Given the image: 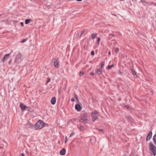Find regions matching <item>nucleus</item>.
<instances>
[{"mask_svg": "<svg viewBox=\"0 0 156 156\" xmlns=\"http://www.w3.org/2000/svg\"><path fill=\"white\" fill-rule=\"evenodd\" d=\"M79 122H80L85 123H87L88 122L87 115L86 113H84L81 115V118L79 120Z\"/></svg>", "mask_w": 156, "mask_h": 156, "instance_id": "obj_1", "label": "nucleus"}, {"mask_svg": "<svg viewBox=\"0 0 156 156\" xmlns=\"http://www.w3.org/2000/svg\"><path fill=\"white\" fill-rule=\"evenodd\" d=\"M149 150L152 153L153 155L155 156L156 155V147L151 142L149 143Z\"/></svg>", "mask_w": 156, "mask_h": 156, "instance_id": "obj_2", "label": "nucleus"}, {"mask_svg": "<svg viewBox=\"0 0 156 156\" xmlns=\"http://www.w3.org/2000/svg\"><path fill=\"white\" fill-rule=\"evenodd\" d=\"M43 121L41 120H39L35 124V128L36 129H41L44 127L43 125Z\"/></svg>", "mask_w": 156, "mask_h": 156, "instance_id": "obj_3", "label": "nucleus"}, {"mask_svg": "<svg viewBox=\"0 0 156 156\" xmlns=\"http://www.w3.org/2000/svg\"><path fill=\"white\" fill-rule=\"evenodd\" d=\"M23 59V56L21 54H17L16 57V60L18 63L20 62Z\"/></svg>", "mask_w": 156, "mask_h": 156, "instance_id": "obj_4", "label": "nucleus"}, {"mask_svg": "<svg viewBox=\"0 0 156 156\" xmlns=\"http://www.w3.org/2000/svg\"><path fill=\"white\" fill-rule=\"evenodd\" d=\"M75 109L78 112H79L81 111L82 109V107L81 106V103L80 102L75 105Z\"/></svg>", "mask_w": 156, "mask_h": 156, "instance_id": "obj_5", "label": "nucleus"}, {"mask_svg": "<svg viewBox=\"0 0 156 156\" xmlns=\"http://www.w3.org/2000/svg\"><path fill=\"white\" fill-rule=\"evenodd\" d=\"M34 126V125L30 122H28L26 124V127L27 128H33Z\"/></svg>", "mask_w": 156, "mask_h": 156, "instance_id": "obj_6", "label": "nucleus"}, {"mask_svg": "<svg viewBox=\"0 0 156 156\" xmlns=\"http://www.w3.org/2000/svg\"><path fill=\"white\" fill-rule=\"evenodd\" d=\"M152 132L151 131L147 135V136L146 140L147 141H148L149 140L151 139L152 137Z\"/></svg>", "mask_w": 156, "mask_h": 156, "instance_id": "obj_7", "label": "nucleus"}, {"mask_svg": "<svg viewBox=\"0 0 156 156\" xmlns=\"http://www.w3.org/2000/svg\"><path fill=\"white\" fill-rule=\"evenodd\" d=\"M11 53V52H10V53L5 55L2 59V62H4L7 58L8 56H9V55Z\"/></svg>", "mask_w": 156, "mask_h": 156, "instance_id": "obj_8", "label": "nucleus"}, {"mask_svg": "<svg viewBox=\"0 0 156 156\" xmlns=\"http://www.w3.org/2000/svg\"><path fill=\"white\" fill-rule=\"evenodd\" d=\"M56 101V98L55 97H53L51 100V103L52 105H54L55 104Z\"/></svg>", "mask_w": 156, "mask_h": 156, "instance_id": "obj_9", "label": "nucleus"}, {"mask_svg": "<svg viewBox=\"0 0 156 156\" xmlns=\"http://www.w3.org/2000/svg\"><path fill=\"white\" fill-rule=\"evenodd\" d=\"M66 151L65 149L62 148L60 152V154L61 155H63L65 154Z\"/></svg>", "mask_w": 156, "mask_h": 156, "instance_id": "obj_10", "label": "nucleus"}, {"mask_svg": "<svg viewBox=\"0 0 156 156\" xmlns=\"http://www.w3.org/2000/svg\"><path fill=\"white\" fill-rule=\"evenodd\" d=\"M98 115H91V116L93 122H94L96 120L98 119Z\"/></svg>", "mask_w": 156, "mask_h": 156, "instance_id": "obj_11", "label": "nucleus"}, {"mask_svg": "<svg viewBox=\"0 0 156 156\" xmlns=\"http://www.w3.org/2000/svg\"><path fill=\"white\" fill-rule=\"evenodd\" d=\"M20 106L22 109V111L24 110L27 107L25 105H24L22 103H21L20 105Z\"/></svg>", "mask_w": 156, "mask_h": 156, "instance_id": "obj_12", "label": "nucleus"}, {"mask_svg": "<svg viewBox=\"0 0 156 156\" xmlns=\"http://www.w3.org/2000/svg\"><path fill=\"white\" fill-rule=\"evenodd\" d=\"M130 69L131 72L132 73V74L133 75L134 77V78L136 77H137V75L136 74L134 70L132 68H131Z\"/></svg>", "mask_w": 156, "mask_h": 156, "instance_id": "obj_13", "label": "nucleus"}, {"mask_svg": "<svg viewBox=\"0 0 156 156\" xmlns=\"http://www.w3.org/2000/svg\"><path fill=\"white\" fill-rule=\"evenodd\" d=\"M102 69H98L97 71V73L99 75L101 74L102 73Z\"/></svg>", "mask_w": 156, "mask_h": 156, "instance_id": "obj_14", "label": "nucleus"}, {"mask_svg": "<svg viewBox=\"0 0 156 156\" xmlns=\"http://www.w3.org/2000/svg\"><path fill=\"white\" fill-rule=\"evenodd\" d=\"M91 114L98 115L99 114V112L96 111H95L93 112H91Z\"/></svg>", "mask_w": 156, "mask_h": 156, "instance_id": "obj_15", "label": "nucleus"}, {"mask_svg": "<svg viewBox=\"0 0 156 156\" xmlns=\"http://www.w3.org/2000/svg\"><path fill=\"white\" fill-rule=\"evenodd\" d=\"M54 66L57 68L58 67V62L57 60H55L54 62Z\"/></svg>", "mask_w": 156, "mask_h": 156, "instance_id": "obj_16", "label": "nucleus"}, {"mask_svg": "<svg viewBox=\"0 0 156 156\" xmlns=\"http://www.w3.org/2000/svg\"><path fill=\"white\" fill-rule=\"evenodd\" d=\"M31 20L30 19H27L25 20V24H27L29 23L31 21Z\"/></svg>", "mask_w": 156, "mask_h": 156, "instance_id": "obj_17", "label": "nucleus"}, {"mask_svg": "<svg viewBox=\"0 0 156 156\" xmlns=\"http://www.w3.org/2000/svg\"><path fill=\"white\" fill-rule=\"evenodd\" d=\"M153 140L154 144L156 146V134L154 136L153 138Z\"/></svg>", "mask_w": 156, "mask_h": 156, "instance_id": "obj_18", "label": "nucleus"}, {"mask_svg": "<svg viewBox=\"0 0 156 156\" xmlns=\"http://www.w3.org/2000/svg\"><path fill=\"white\" fill-rule=\"evenodd\" d=\"M141 2L142 3L145 5H147V4L145 0H141Z\"/></svg>", "mask_w": 156, "mask_h": 156, "instance_id": "obj_19", "label": "nucleus"}, {"mask_svg": "<svg viewBox=\"0 0 156 156\" xmlns=\"http://www.w3.org/2000/svg\"><path fill=\"white\" fill-rule=\"evenodd\" d=\"M97 36V34H93L91 35V37L92 39H94Z\"/></svg>", "mask_w": 156, "mask_h": 156, "instance_id": "obj_20", "label": "nucleus"}, {"mask_svg": "<svg viewBox=\"0 0 156 156\" xmlns=\"http://www.w3.org/2000/svg\"><path fill=\"white\" fill-rule=\"evenodd\" d=\"M114 64H112L111 65V66L108 65V67H108V68H108V69H110L111 68H112V67H114Z\"/></svg>", "mask_w": 156, "mask_h": 156, "instance_id": "obj_21", "label": "nucleus"}, {"mask_svg": "<svg viewBox=\"0 0 156 156\" xmlns=\"http://www.w3.org/2000/svg\"><path fill=\"white\" fill-rule=\"evenodd\" d=\"M124 106L125 107H126L127 109H129V110H130V109H131V108L129 106V105H124Z\"/></svg>", "mask_w": 156, "mask_h": 156, "instance_id": "obj_22", "label": "nucleus"}, {"mask_svg": "<svg viewBox=\"0 0 156 156\" xmlns=\"http://www.w3.org/2000/svg\"><path fill=\"white\" fill-rule=\"evenodd\" d=\"M74 97L75 99H76V100L77 102H78L79 101V100L77 95L76 94H74Z\"/></svg>", "mask_w": 156, "mask_h": 156, "instance_id": "obj_23", "label": "nucleus"}, {"mask_svg": "<svg viewBox=\"0 0 156 156\" xmlns=\"http://www.w3.org/2000/svg\"><path fill=\"white\" fill-rule=\"evenodd\" d=\"M84 129V128L83 127V126H82L80 125V130L83 131V130Z\"/></svg>", "mask_w": 156, "mask_h": 156, "instance_id": "obj_24", "label": "nucleus"}, {"mask_svg": "<svg viewBox=\"0 0 156 156\" xmlns=\"http://www.w3.org/2000/svg\"><path fill=\"white\" fill-rule=\"evenodd\" d=\"M115 51L116 53H117L119 52V49L118 48H115Z\"/></svg>", "mask_w": 156, "mask_h": 156, "instance_id": "obj_25", "label": "nucleus"}, {"mask_svg": "<svg viewBox=\"0 0 156 156\" xmlns=\"http://www.w3.org/2000/svg\"><path fill=\"white\" fill-rule=\"evenodd\" d=\"M97 129L99 130L102 133H104V131L102 129H101L100 128H97Z\"/></svg>", "mask_w": 156, "mask_h": 156, "instance_id": "obj_26", "label": "nucleus"}, {"mask_svg": "<svg viewBox=\"0 0 156 156\" xmlns=\"http://www.w3.org/2000/svg\"><path fill=\"white\" fill-rule=\"evenodd\" d=\"M27 40V39H25L22 40L21 41V42L22 43H23L26 42Z\"/></svg>", "mask_w": 156, "mask_h": 156, "instance_id": "obj_27", "label": "nucleus"}, {"mask_svg": "<svg viewBox=\"0 0 156 156\" xmlns=\"http://www.w3.org/2000/svg\"><path fill=\"white\" fill-rule=\"evenodd\" d=\"M43 125L44 126V127L47 126H48V125L47 124H46V123H44V122H43Z\"/></svg>", "mask_w": 156, "mask_h": 156, "instance_id": "obj_28", "label": "nucleus"}, {"mask_svg": "<svg viewBox=\"0 0 156 156\" xmlns=\"http://www.w3.org/2000/svg\"><path fill=\"white\" fill-rule=\"evenodd\" d=\"M75 133L74 132H72V133L69 136L70 137H72L73 135H74L75 134Z\"/></svg>", "mask_w": 156, "mask_h": 156, "instance_id": "obj_29", "label": "nucleus"}, {"mask_svg": "<svg viewBox=\"0 0 156 156\" xmlns=\"http://www.w3.org/2000/svg\"><path fill=\"white\" fill-rule=\"evenodd\" d=\"M80 76H83V74H84V73L83 72H82L81 71H80Z\"/></svg>", "mask_w": 156, "mask_h": 156, "instance_id": "obj_30", "label": "nucleus"}, {"mask_svg": "<svg viewBox=\"0 0 156 156\" xmlns=\"http://www.w3.org/2000/svg\"><path fill=\"white\" fill-rule=\"evenodd\" d=\"M67 138L66 136H65V143H66L67 141Z\"/></svg>", "mask_w": 156, "mask_h": 156, "instance_id": "obj_31", "label": "nucleus"}, {"mask_svg": "<svg viewBox=\"0 0 156 156\" xmlns=\"http://www.w3.org/2000/svg\"><path fill=\"white\" fill-rule=\"evenodd\" d=\"M85 30H83L82 32H81V34H80V37H81V36L85 32Z\"/></svg>", "mask_w": 156, "mask_h": 156, "instance_id": "obj_32", "label": "nucleus"}, {"mask_svg": "<svg viewBox=\"0 0 156 156\" xmlns=\"http://www.w3.org/2000/svg\"><path fill=\"white\" fill-rule=\"evenodd\" d=\"M91 54L92 55H94V51H92L91 52Z\"/></svg>", "mask_w": 156, "mask_h": 156, "instance_id": "obj_33", "label": "nucleus"}, {"mask_svg": "<svg viewBox=\"0 0 156 156\" xmlns=\"http://www.w3.org/2000/svg\"><path fill=\"white\" fill-rule=\"evenodd\" d=\"M109 36H112V37H114L115 36V34H110L109 35Z\"/></svg>", "mask_w": 156, "mask_h": 156, "instance_id": "obj_34", "label": "nucleus"}, {"mask_svg": "<svg viewBox=\"0 0 156 156\" xmlns=\"http://www.w3.org/2000/svg\"><path fill=\"white\" fill-rule=\"evenodd\" d=\"M104 66V63H102L101 64V68H103Z\"/></svg>", "mask_w": 156, "mask_h": 156, "instance_id": "obj_35", "label": "nucleus"}, {"mask_svg": "<svg viewBox=\"0 0 156 156\" xmlns=\"http://www.w3.org/2000/svg\"><path fill=\"white\" fill-rule=\"evenodd\" d=\"M20 25L21 26L23 27L24 26V24L23 22H21L20 23Z\"/></svg>", "mask_w": 156, "mask_h": 156, "instance_id": "obj_36", "label": "nucleus"}, {"mask_svg": "<svg viewBox=\"0 0 156 156\" xmlns=\"http://www.w3.org/2000/svg\"><path fill=\"white\" fill-rule=\"evenodd\" d=\"M50 79L49 78H48L47 80V81L46 82L47 83H48L50 81Z\"/></svg>", "mask_w": 156, "mask_h": 156, "instance_id": "obj_37", "label": "nucleus"}, {"mask_svg": "<svg viewBox=\"0 0 156 156\" xmlns=\"http://www.w3.org/2000/svg\"><path fill=\"white\" fill-rule=\"evenodd\" d=\"M12 62V59H10V60L9 61V64H10Z\"/></svg>", "mask_w": 156, "mask_h": 156, "instance_id": "obj_38", "label": "nucleus"}, {"mask_svg": "<svg viewBox=\"0 0 156 156\" xmlns=\"http://www.w3.org/2000/svg\"><path fill=\"white\" fill-rule=\"evenodd\" d=\"M100 38H99V37H98V41H97V42H99V41H100Z\"/></svg>", "mask_w": 156, "mask_h": 156, "instance_id": "obj_39", "label": "nucleus"}, {"mask_svg": "<svg viewBox=\"0 0 156 156\" xmlns=\"http://www.w3.org/2000/svg\"><path fill=\"white\" fill-rule=\"evenodd\" d=\"M90 75L91 76H93L94 75V72H92L90 73Z\"/></svg>", "mask_w": 156, "mask_h": 156, "instance_id": "obj_40", "label": "nucleus"}, {"mask_svg": "<svg viewBox=\"0 0 156 156\" xmlns=\"http://www.w3.org/2000/svg\"><path fill=\"white\" fill-rule=\"evenodd\" d=\"M71 101H75L74 98H72L71 99Z\"/></svg>", "mask_w": 156, "mask_h": 156, "instance_id": "obj_41", "label": "nucleus"}, {"mask_svg": "<svg viewBox=\"0 0 156 156\" xmlns=\"http://www.w3.org/2000/svg\"><path fill=\"white\" fill-rule=\"evenodd\" d=\"M119 74H121V75L122 74V73L120 71H119Z\"/></svg>", "mask_w": 156, "mask_h": 156, "instance_id": "obj_42", "label": "nucleus"}, {"mask_svg": "<svg viewBox=\"0 0 156 156\" xmlns=\"http://www.w3.org/2000/svg\"><path fill=\"white\" fill-rule=\"evenodd\" d=\"M127 118L128 119H129V120H130V119H131V118L130 117H127Z\"/></svg>", "mask_w": 156, "mask_h": 156, "instance_id": "obj_43", "label": "nucleus"}, {"mask_svg": "<svg viewBox=\"0 0 156 156\" xmlns=\"http://www.w3.org/2000/svg\"><path fill=\"white\" fill-rule=\"evenodd\" d=\"M21 155L22 156H24V154L23 153L21 154Z\"/></svg>", "mask_w": 156, "mask_h": 156, "instance_id": "obj_44", "label": "nucleus"}, {"mask_svg": "<svg viewBox=\"0 0 156 156\" xmlns=\"http://www.w3.org/2000/svg\"><path fill=\"white\" fill-rule=\"evenodd\" d=\"M76 1H82V0H76Z\"/></svg>", "mask_w": 156, "mask_h": 156, "instance_id": "obj_45", "label": "nucleus"}, {"mask_svg": "<svg viewBox=\"0 0 156 156\" xmlns=\"http://www.w3.org/2000/svg\"><path fill=\"white\" fill-rule=\"evenodd\" d=\"M97 44L98 45L99 44V42H97Z\"/></svg>", "mask_w": 156, "mask_h": 156, "instance_id": "obj_46", "label": "nucleus"}, {"mask_svg": "<svg viewBox=\"0 0 156 156\" xmlns=\"http://www.w3.org/2000/svg\"><path fill=\"white\" fill-rule=\"evenodd\" d=\"M110 54H111V53H110V52H109L108 53V54L110 55Z\"/></svg>", "mask_w": 156, "mask_h": 156, "instance_id": "obj_47", "label": "nucleus"}, {"mask_svg": "<svg viewBox=\"0 0 156 156\" xmlns=\"http://www.w3.org/2000/svg\"><path fill=\"white\" fill-rule=\"evenodd\" d=\"M58 93L59 94H60V91L58 92Z\"/></svg>", "mask_w": 156, "mask_h": 156, "instance_id": "obj_48", "label": "nucleus"}, {"mask_svg": "<svg viewBox=\"0 0 156 156\" xmlns=\"http://www.w3.org/2000/svg\"><path fill=\"white\" fill-rule=\"evenodd\" d=\"M16 21V23L17 22V21Z\"/></svg>", "mask_w": 156, "mask_h": 156, "instance_id": "obj_49", "label": "nucleus"}]
</instances>
